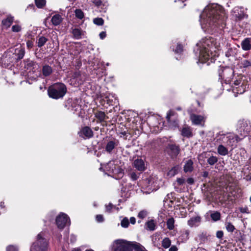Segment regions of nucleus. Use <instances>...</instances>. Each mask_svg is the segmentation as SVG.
Wrapping results in <instances>:
<instances>
[{
    "mask_svg": "<svg viewBox=\"0 0 251 251\" xmlns=\"http://www.w3.org/2000/svg\"><path fill=\"white\" fill-rule=\"evenodd\" d=\"M175 112L172 110H170L167 114L166 119L167 122L170 123L171 122V117L175 115Z\"/></svg>",
    "mask_w": 251,
    "mask_h": 251,
    "instance_id": "obj_42",
    "label": "nucleus"
},
{
    "mask_svg": "<svg viewBox=\"0 0 251 251\" xmlns=\"http://www.w3.org/2000/svg\"><path fill=\"white\" fill-rule=\"evenodd\" d=\"M108 165L109 166H111V167H112V172L114 174H116V173H118V171L116 170V166L113 164V163H109L108 164Z\"/></svg>",
    "mask_w": 251,
    "mask_h": 251,
    "instance_id": "obj_47",
    "label": "nucleus"
},
{
    "mask_svg": "<svg viewBox=\"0 0 251 251\" xmlns=\"http://www.w3.org/2000/svg\"><path fill=\"white\" fill-rule=\"evenodd\" d=\"M6 251H18V250L13 246H9L7 247Z\"/></svg>",
    "mask_w": 251,
    "mask_h": 251,
    "instance_id": "obj_46",
    "label": "nucleus"
},
{
    "mask_svg": "<svg viewBox=\"0 0 251 251\" xmlns=\"http://www.w3.org/2000/svg\"><path fill=\"white\" fill-rule=\"evenodd\" d=\"M36 5L37 7L41 8L45 6L46 0H35Z\"/></svg>",
    "mask_w": 251,
    "mask_h": 251,
    "instance_id": "obj_36",
    "label": "nucleus"
},
{
    "mask_svg": "<svg viewBox=\"0 0 251 251\" xmlns=\"http://www.w3.org/2000/svg\"><path fill=\"white\" fill-rule=\"evenodd\" d=\"M21 27L19 25H14L12 27V30L13 32H19L20 31H21Z\"/></svg>",
    "mask_w": 251,
    "mask_h": 251,
    "instance_id": "obj_45",
    "label": "nucleus"
},
{
    "mask_svg": "<svg viewBox=\"0 0 251 251\" xmlns=\"http://www.w3.org/2000/svg\"><path fill=\"white\" fill-rule=\"evenodd\" d=\"M200 55L203 57L205 60L208 59L209 57V50L205 47L202 48L200 51Z\"/></svg>",
    "mask_w": 251,
    "mask_h": 251,
    "instance_id": "obj_23",
    "label": "nucleus"
},
{
    "mask_svg": "<svg viewBox=\"0 0 251 251\" xmlns=\"http://www.w3.org/2000/svg\"><path fill=\"white\" fill-rule=\"evenodd\" d=\"M211 219L214 221H217L221 219V214L218 211L214 212L210 215Z\"/></svg>",
    "mask_w": 251,
    "mask_h": 251,
    "instance_id": "obj_30",
    "label": "nucleus"
},
{
    "mask_svg": "<svg viewBox=\"0 0 251 251\" xmlns=\"http://www.w3.org/2000/svg\"><path fill=\"white\" fill-rule=\"evenodd\" d=\"M48 242L44 238L43 233H40L37 236L36 241L34 242L30 248L31 251H47Z\"/></svg>",
    "mask_w": 251,
    "mask_h": 251,
    "instance_id": "obj_3",
    "label": "nucleus"
},
{
    "mask_svg": "<svg viewBox=\"0 0 251 251\" xmlns=\"http://www.w3.org/2000/svg\"><path fill=\"white\" fill-rule=\"evenodd\" d=\"M75 16L79 19H82L84 17L83 12L80 9H76L75 11Z\"/></svg>",
    "mask_w": 251,
    "mask_h": 251,
    "instance_id": "obj_38",
    "label": "nucleus"
},
{
    "mask_svg": "<svg viewBox=\"0 0 251 251\" xmlns=\"http://www.w3.org/2000/svg\"><path fill=\"white\" fill-rule=\"evenodd\" d=\"M239 210L242 213H249V209L247 206L241 207Z\"/></svg>",
    "mask_w": 251,
    "mask_h": 251,
    "instance_id": "obj_49",
    "label": "nucleus"
},
{
    "mask_svg": "<svg viewBox=\"0 0 251 251\" xmlns=\"http://www.w3.org/2000/svg\"><path fill=\"white\" fill-rule=\"evenodd\" d=\"M73 34L75 38L79 39L81 37L82 32L78 28H75L73 30Z\"/></svg>",
    "mask_w": 251,
    "mask_h": 251,
    "instance_id": "obj_29",
    "label": "nucleus"
},
{
    "mask_svg": "<svg viewBox=\"0 0 251 251\" xmlns=\"http://www.w3.org/2000/svg\"><path fill=\"white\" fill-rule=\"evenodd\" d=\"M243 139H240L239 135H235L234 134H230L228 136L224 137V142L226 143L228 145L233 146Z\"/></svg>",
    "mask_w": 251,
    "mask_h": 251,
    "instance_id": "obj_8",
    "label": "nucleus"
},
{
    "mask_svg": "<svg viewBox=\"0 0 251 251\" xmlns=\"http://www.w3.org/2000/svg\"><path fill=\"white\" fill-rule=\"evenodd\" d=\"M118 144L119 141L115 139L108 141L105 146V151L108 153H111L115 147L118 146Z\"/></svg>",
    "mask_w": 251,
    "mask_h": 251,
    "instance_id": "obj_11",
    "label": "nucleus"
},
{
    "mask_svg": "<svg viewBox=\"0 0 251 251\" xmlns=\"http://www.w3.org/2000/svg\"><path fill=\"white\" fill-rule=\"evenodd\" d=\"M234 84H235V85H238L239 84V81L238 80H237V81L234 82Z\"/></svg>",
    "mask_w": 251,
    "mask_h": 251,
    "instance_id": "obj_63",
    "label": "nucleus"
},
{
    "mask_svg": "<svg viewBox=\"0 0 251 251\" xmlns=\"http://www.w3.org/2000/svg\"><path fill=\"white\" fill-rule=\"evenodd\" d=\"M16 56L17 55L13 52H5L1 57L0 61L1 63L6 67L11 63L16 62Z\"/></svg>",
    "mask_w": 251,
    "mask_h": 251,
    "instance_id": "obj_6",
    "label": "nucleus"
},
{
    "mask_svg": "<svg viewBox=\"0 0 251 251\" xmlns=\"http://www.w3.org/2000/svg\"><path fill=\"white\" fill-rule=\"evenodd\" d=\"M183 170L184 172H191L193 170V162L191 159L187 160L184 165Z\"/></svg>",
    "mask_w": 251,
    "mask_h": 251,
    "instance_id": "obj_17",
    "label": "nucleus"
},
{
    "mask_svg": "<svg viewBox=\"0 0 251 251\" xmlns=\"http://www.w3.org/2000/svg\"><path fill=\"white\" fill-rule=\"evenodd\" d=\"M100 37L101 39H103L106 37V33L105 32L102 31L100 33Z\"/></svg>",
    "mask_w": 251,
    "mask_h": 251,
    "instance_id": "obj_56",
    "label": "nucleus"
},
{
    "mask_svg": "<svg viewBox=\"0 0 251 251\" xmlns=\"http://www.w3.org/2000/svg\"><path fill=\"white\" fill-rule=\"evenodd\" d=\"M217 151L219 154L223 156L226 155L228 153L227 149L222 145H220L218 147Z\"/></svg>",
    "mask_w": 251,
    "mask_h": 251,
    "instance_id": "obj_22",
    "label": "nucleus"
},
{
    "mask_svg": "<svg viewBox=\"0 0 251 251\" xmlns=\"http://www.w3.org/2000/svg\"><path fill=\"white\" fill-rule=\"evenodd\" d=\"M189 234V231L188 230H186L185 231V232H184V235L185 236H186V237L187 239L188 238Z\"/></svg>",
    "mask_w": 251,
    "mask_h": 251,
    "instance_id": "obj_61",
    "label": "nucleus"
},
{
    "mask_svg": "<svg viewBox=\"0 0 251 251\" xmlns=\"http://www.w3.org/2000/svg\"><path fill=\"white\" fill-rule=\"evenodd\" d=\"M13 20L14 18L11 16H9L6 19L2 21V24L6 27H9L12 24Z\"/></svg>",
    "mask_w": 251,
    "mask_h": 251,
    "instance_id": "obj_21",
    "label": "nucleus"
},
{
    "mask_svg": "<svg viewBox=\"0 0 251 251\" xmlns=\"http://www.w3.org/2000/svg\"><path fill=\"white\" fill-rule=\"evenodd\" d=\"M116 247L114 251H132V247L129 242L126 241L119 239L115 241Z\"/></svg>",
    "mask_w": 251,
    "mask_h": 251,
    "instance_id": "obj_5",
    "label": "nucleus"
},
{
    "mask_svg": "<svg viewBox=\"0 0 251 251\" xmlns=\"http://www.w3.org/2000/svg\"><path fill=\"white\" fill-rule=\"evenodd\" d=\"M26 45L28 48H31L33 46V42L32 41L28 40L26 42Z\"/></svg>",
    "mask_w": 251,
    "mask_h": 251,
    "instance_id": "obj_54",
    "label": "nucleus"
},
{
    "mask_svg": "<svg viewBox=\"0 0 251 251\" xmlns=\"http://www.w3.org/2000/svg\"><path fill=\"white\" fill-rule=\"evenodd\" d=\"M53 72L52 68L49 65H45L43 66L42 69V75L44 77L50 76Z\"/></svg>",
    "mask_w": 251,
    "mask_h": 251,
    "instance_id": "obj_15",
    "label": "nucleus"
},
{
    "mask_svg": "<svg viewBox=\"0 0 251 251\" xmlns=\"http://www.w3.org/2000/svg\"><path fill=\"white\" fill-rule=\"evenodd\" d=\"M177 173V168L176 167H174L168 172V175L170 176H174Z\"/></svg>",
    "mask_w": 251,
    "mask_h": 251,
    "instance_id": "obj_39",
    "label": "nucleus"
},
{
    "mask_svg": "<svg viewBox=\"0 0 251 251\" xmlns=\"http://www.w3.org/2000/svg\"><path fill=\"white\" fill-rule=\"evenodd\" d=\"M226 227L228 232H232L235 229L234 226L230 223H227Z\"/></svg>",
    "mask_w": 251,
    "mask_h": 251,
    "instance_id": "obj_40",
    "label": "nucleus"
},
{
    "mask_svg": "<svg viewBox=\"0 0 251 251\" xmlns=\"http://www.w3.org/2000/svg\"><path fill=\"white\" fill-rule=\"evenodd\" d=\"M181 135L187 138L192 137L193 134L191 128L187 126L183 127L181 130Z\"/></svg>",
    "mask_w": 251,
    "mask_h": 251,
    "instance_id": "obj_18",
    "label": "nucleus"
},
{
    "mask_svg": "<svg viewBox=\"0 0 251 251\" xmlns=\"http://www.w3.org/2000/svg\"><path fill=\"white\" fill-rule=\"evenodd\" d=\"M81 75L80 74V72L79 71H76L75 72L73 75H72V78L73 79H75L76 80L78 81V83L81 84V82H79V80H81Z\"/></svg>",
    "mask_w": 251,
    "mask_h": 251,
    "instance_id": "obj_31",
    "label": "nucleus"
},
{
    "mask_svg": "<svg viewBox=\"0 0 251 251\" xmlns=\"http://www.w3.org/2000/svg\"><path fill=\"white\" fill-rule=\"evenodd\" d=\"M177 248L176 246H173L169 249V251H177Z\"/></svg>",
    "mask_w": 251,
    "mask_h": 251,
    "instance_id": "obj_57",
    "label": "nucleus"
},
{
    "mask_svg": "<svg viewBox=\"0 0 251 251\" xmlns=\"http://www.w3.org/2000/svg\"><path fill=\"white\" fill-rule=\"evenodd\" d=\"M95 117L100 122H102L104 121L106 115L104 112L100 111L95 113Z\"/></svg>",
    "mask_w": 251,
    "mask_h": 251,
    "instance_id": "obj_25",
    "label": "nucleus"
},
{
    "mask_svg": "<svg viewBox=\"0 0 251 251\" xmlns=\"http://www.w3.org/2000/svg\"><path fill=\"white\" fill-rule=\"evenodd\" d=\"M129 225V222L127 217L124 218L121 221V225L123 227L127 228L128 227Z\"/></svg>",
    "mask_w": 251,
    "mask_h": 251,
    "instance_id": "obj_34",
    "label": "nucleus"
},
{
    "mask_svg": "<svg viewBox=\"0 0 251 251\" xmlns=\"http://www.w3.org/2000/svg\"><path fill=\"white\" fill-rule=\"evenodd\" d=\"M147 229L153 231L155 229L156 224L153 220H151L146 223Z\"/></svg>",
    "mask_w": 251,
    "mask_h": 251,
    "instance_id": "obj_24",
    "label": "nucleus"
},
{
    "mask_svg": "<svg viewBox=\"0 0 251 251\" xmlns=\"http://www.w3.org/2000/svg\"><path fill=\"white\" fill-rule=\"evenodd\" d=\"M36 65H37L36 63L33 61H31V60H30L28 59L26 61L25 66L27 69H28L29 68H30L31 67H33V68H34V67Z\"/></svg>",
    "mask_w": 251,
    "mask_h": 251,
    "instance_id": "obj_35",
    "label": "nucleus"
},
{
    "mask_svg": "<svg viewBox=\"0 0 251 251\" xmlns=\"http://www.w3.org/2000/svg\"><path fill=\"white\" fill-rule=\"evenodd\" d=\"M168 149L170 151V154L172 157H176L180 152L179 147L176 145L169 144Z\"/></svg>",
    "mask_w": 251,
    "mask_h": 251,
    "instance_id": "obj_12",
    "label": "nucleus"
},
{
    "mask_svg": "<svg viewBox=\"0 0 251 251\" xmlns=\"http://www.w3.org/2000/svg\"><path fill=\"white\" fill-rule=\"evenodd\" d=\"M80 137L83 138H91L93 137L94 133L91 128L86 126L82 127L81 130L78 132Z\"/></svg>",
    "mask_w": 251,
    "mask_h": 251,
    "instance_id": "obj_9",
    "label": "nucleus"
},
{
    "mask_svg": "<svg viewBox=\"0 0 251 251\" xmlns=\"http://www.w3.org/2000/svg\"><path fill=\"white\" fill-rule=\"evenodd\" d=\"M51 22L54 25H59L62 22L61 16L59 14H55L51 18Z\"/></svg>",
    "mask_w": 251,
    "mask_h": 251,
    "instance_id": "obj_20",
    "label": "nucleus"
},
{
    "mask_svg": "<svg viewBox=\"0 0 251 251\" xmlns=\"http://www.w3.org/2000/svg\"><path fill=\"white\" fill-rule=\"evenodd\" d=\"M223 14V12L214 7H208L201 15V22L205 25V27L222 25L224 23Z\"/></svg>",
    "mask_w": 251,
    "mask_h": 251,
    "instance_id": "obj_1",
    "label": "nucleus"
},
{
    "mask_svg": "<svg viewBox=\"0 0 251 251\" xmlns=\"http://www.w3.org/2000/svg\"><path fill=\"white\" fill-rule=\"evenodd\" d=\"M166 224L167 228L169 230H172L174 228L175 220L173 218L168 219Z\"/></svg>",
    "mask_w": 251,
    "mask_h": 251,
    "instance_id": "obj_26",
    "label": "nucleus"
},
{
    "mask_svg": "<svg viewBox=\"0 0 251 251\" xmlns=\"http://www.w3.org/2000/svg\"><path fill=\"white\" fill-rule=\"evenodd\" d=\"M130 222L131 223V224H132V225H134L136 223V219L134 217H132L130 218Z\"/></svg>",
    "mask_w": 251,
    "mask_h": 251,
    "instance_id": "obj_58",
    "label": "nucleus"
},
{
    "mask_svg": "<svg viewBox=\"0 0 251 251\" xmlns=\"http://www.w3.org/2000/svg\"><path fill=\"white\" fill-rule=\"evenodd\" d=\"M202 176L203 177H207L208 176V173L206 171L203 172Z\"/></svg>",
    "mask_w": 251,
    "mask_h": 251,
    "instance_id": "obj_60",
    "label": "nucleus"
},
{
    "mask_svg": "<svg viewBox=\"0 0 251 251\" xmlns=\"http://www.w3.org/2000/svg\"><path fill=\"white\" fill-rule=\"evenodd\" d=\"M49 96L53 99H59L63 98L67 92V88L62 83H56L49 87L48 90Z\"/></svg>",
    "mask_w": 251,
    "mask_h": 251,
    "instance_id": "obj_2",
    "label": "nucleus"
},
{
    "mask_svg": "<svg viewBox=\"0 0 251 251\" xmlns=\"http://www.w3.org/2000/svg\"><path fill=\"white\" fill-rule=\"evenodd\" d=\"M73 251H80V250L79 249H75Z\"/></svg>",
    "mask_w": 251,
    "mask_h": 251,
    "instance_id": "obj_64",
    "label": "nucleus"
},
{
    "mask_svg": "<svg viewBox=\"0 0 251 251\" xmlns=\"http://www.w3.org/2000/svg\"><path fill=\"white\" fill-rule=\"evenodd\" d=\"M242 48L244 50H249L251 49V39L245 38L241 44Z\"/></svg>",
    "mask_w": 251,
    "mask_h": 251,
    "instance_id": "obj_16",
    "label": "nucleus"
},
{
    "mask_svg": "<svg viewBox=\"0 0 251 251\" xmlns=\"http://www.w3.org/2000/svg\"><path fill=\"white\" fill-rule=\"evenodd\" d=\"M205 199L208 201L210 202L212 201V196L210 192H205L204 194Z\"/></svg>",
    "mask_w": 251,
    "mask_h": 251,
    "instance_id": "obj_44",
    "label": "nucleus"
},
{
    "mask_svg": "<svg viewBox=\"0 0 251 251\" xmlns=\"http://www.w3.org/2000/svg\"><path fill=\"white\" fill-rule=\"evenodd\" d=\"M237 131L240 139H244L251 131V126L247 121L239 120L237 123Z\"/></svg>",
    "mask_w": 251,
    "mask_h": 251,
    "instance_id": "obj_4",
    "label": "nucleus"
},
{
    "mask_svg": "<svg viewBox=\"0 0 251 251\" xmlns=\"http://www.w3.org/2000/svg\"><path fill=\"white\" fill-rule=\"evenodd\" d=\"M134 166L139 171H143L145 170V163L141 159H137L134 160Z\"/></svg>",
    "mask_w": 251,
    "mask_h": 251,
    "instance_id": "obj_13",
    "label": "nucleus"
},
{
    "mask_svg": "<svg viewBox=\"0 0 251 251\" xmlns=\"http://www.w3.org/2000/svg\"><path fill=\"white\" fill-rule=\"evenodd\" d=\"M218 160L217 157L211 156L207 159V162L210 165H213L217 162Z\"/></svg>",
    "mask_w": 251,
    "mask_h": 251,
    "instance_id": "obj_28",
    "label": "nucleus"
},
{
    "mask_svg": "<svg viewBox=\"0 0 251 251\" xmlns=\"http://www.w3.org/2000/svg\"><path fill=\"white\" fill-rule=\"evenodd\" d=\"M176 181L179 185H182L185 183V180L184 178H178Z\"/></svg>",
    "mask_w": 251,
    "mask_h": 251,
    "instance_id": "obj_48",
    "label": "nucleus"
},
{
    "mask_svg": "<svg viewBox=\"0 0 251 251\" xmlns=\"http://www.w3.org/2000/svg\"><path fill=\"white\" fill-rule=\"evenodd\" d=\"M187 182L189 184H190V185H192L194 183V180L193 178L192 177H189L188 178L187 180H186Z\"/></svg>",
    "mask_w": 251,
    "mask_h": 251,
    "instance_id": "obj_55",
    "label": "nucleus"
},
{
    "mask_svg": "<svg viewBox=\"0 0 251 251\" xmlns=\"http://www.w3.org/2000/svg\"><path fill=\"white\" fill-rule=\"evenodd\" d=\"M69 224L70 220L67 215L64 213H61L56 219V223L57 227L60 229H63L67 225Z\"/></svg>",
    "mask_w": 251,
    "mask_h": 251,
    "instance_id": "obj_7",
    "label": "nucleus"
},
{
    "mask_svg": "<svg viewBox=\"0 0 251 251\" xmlns=\"http://www.w3.org/2000/svg\"><path fill=\"white\" fill-rule=\"evenodd\" d=\"M25 51L24 48L16 49L15 52L14 53L17 55L16 62L22 59L24 56Z\"/></svg>",
    "mask_w": 251,
    "mask_h": 251,
    "instance_id": "obj_19",
    "label": "nucleus"
},
{
    "mask_svg": "<svg viewBox=\"0 0 251 251\" xmlns=\"http://www.w3.org/2000/svg\"><path fill=\"white\" fill-rule=\"evenodd\" d=\"M183 50V47L181 45H178L176 47V48L175 50V51L176 53H180Z\"/></svg>",
    "mask_w": 251,
    "mask_h": 251,
    "instance_id": "obj_51",
    "label": "nucleus"
},
{
    "mask_svg": "<svg viewBox=\"0 0 251 251\" xmlns=\"http://www.w3.org/2000/svg\"><path fill=\"white\" fill-rule=\"evenodd\" d=\"M96 219L98 222H102L103 221V217L102 215H97Z\"/></svg>",
    "mask_w": 251,
    "mask_h": 251,
    "instance_id": "obj_53",
    "label": "nucleus"
},
{
    "mask_svg": "<svg viewBox=\"0 0 251 251\" xmlns=\"http://www.w3.org/2000/svg\"><path fill=\"white\" fill-rule=\"evenodd\" d=\"M130 177L132 180H136L138 178L139 176L135 172H132L130 174Z\"/></svg>",
    "mask_w": 251,
    "mask_h": 251,
    "instance_id": "obj_50",
    "label": "nucleus"
},
{
    "mask_svg": "<svg viewBox=\"0 0 251 251\" xmlns=\"http://www.w3.org/2000/svg\"><path fill=\"white\" fill-rule=\"evenodd\" d=\"M155 181L156 178L155 177L151 176L148 179H147V181L148 182L149 186H153L154 187H155Z\"/></svg>",
    "mask_w": 251,
    "mask_h": 251,
    "instance_id": "obj_33",
    "label": "nucleus"
},
{
    "mask_svg": "<svg viewBox=\"0 0 251 251\" xmlns=\"http://www.w3.org/2000/svg\"><path fill=\"white\" fill-rule=\"evenodd\" d=\"M48 39L44 36H41L39 38L38 41L37 42L38 47L39 48L43 46L47 42Z\"/></svg>",
    "mask_w": 251,
    "mask_h": 251,
    "instance_id": "obj_27",
    "label": "nucleus"
},
{
    "mask_svg": "<svg viewBox=\"0 0 251 251\" xmlns=\"http://www.w3.org/2000/svg\"><path fill=\"white\" fill-rule=\"evenodd\" d=\"M190 120L193 124L195 125H202V123H204L205 121L203 116L195 114H192L190 115Z\"/></svg>",
    "mask_w": 251,
    "mask_h": 251,
    "instance_id": "obj_10",
    "label": "nucleus"
},
{
    "mask_svg": "<svg viewBox=\"0 0 251 251\" xmlns=\"http://www.w3.org/2000/svg\"><path fill=\"white\" fill-rule=\"evenodd\" d=\"M148 212L146 210H142L140 211L138 214V217L141 219H144L147 215Z\"/></svg>",
    "mask_w": 251,
    "mask_h": 251,
    "instance_id": "obj_41",
    "label": "nucleus"
},
{
    "mask_svg": "<svg viewBox=\"0 0 251 251\" xmlns=\"http://www.w3.org/2000/svg\"><path fill=\"white\" fill-rule=\"evenodd\" d=\"M224 235V233L222 230H219L216 232V237L219 239H221Z\"/></svg>",
    "mask_w": 251,
    "mask_h": 251,
    "instance_id": "obj_52",
    "label": "nucleus"
},
{
    "mask_svg": "<svg viewBox=\"0 0 251 251\" xmlns=\"http://www.w3.org/2000/svg\"><path fill=\"white\" fill-rule=\"evenodd\" d=\"M171 243V240L169 239V238H165L162 241V246L164 248L167 249L170 246Z\"/></svg>",
    "mask_w": 251,
    "mask_h": 251,
    "instance_id": "obj_32",
    "label": "nucleus"
},
{
    "mask_svg": "<svg viewBox=\"0 0 251 251\" xmlns=\"http://www.w3.org/2000/svg\"><path fill=\"white\" fill-rule=\"evenodd\" d=\"M201 218L199 216H197L196 217H194L191 218L188 221V225L190 227L193 226H199V224L201 223Z\"/></svg>",
    "mask_w": 251,
    "mask_h": 251,
    "instance_id": "obj_14",
    "label": "nucleus"
},
{
    "mask_svg": "<svg viewBox=\"0 0 251 251\" xmlns=\"http://www.w3.org/2000/svg\"><path fill=\"white\" fill-rule=\"evenodd\" d=\"M93 23L98 25H103L104 21L101 18H96L93 19Z\"/></svg>",
    "mask_w": 251,
    "mask_h": 251,
    "instance_id": "obj_37",
    "label": "nucleus"
},
{
    "mask_svg": "<svg viewBox=\"0 0 251 251\" xmlns=\"http://www.w3.org/2000/svg\"><path fill=\"white\" fill-rule=\"evenodd\" d=\"M241 64L244 68L251 66V61L244 60L241 62Z\"/></svg>",
    "mask_w": 251,
    "mask_h": 251,
    "instance_id": "obj_43",
    "label": "nucleus"
},
{
    "mask_svg": "<svg viewBox=\"0 0 251 251\" xmlns=\"http://www.w3.org/2000/svg\"><path fill=\"white\" fill-rule=\"evenodd\" d=\"M247 179L251 180V174L247 176Z\"/></svg>",
    "mask_w": 251,
    "mask_h": 251,
    "instance_id": "obj_62",
    "label": "nucleus"
},
{
    "mask_svg": "<svg viewBox=\"0 0 251 251\" xmlns=\"http://www.w3.org/2000/svg\"><path fill=\"white\" fill-rule=\"evenodd\" d=\"M112 208L111 204H109L108 205L106 206V210L107 211H110Z\"/></svg>",
    "mask_w": 251,
    "mask_h": 251,
    "instance_id": "obj_59",
    "label": "nucleus"
}]
</instances>
